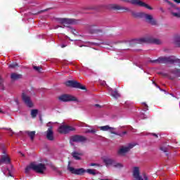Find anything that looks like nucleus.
<instances>
[{
  "mask_svg": "<svg viewBox=\"0 0 180 180\" xmlns=\"http://www.w3.org/2000/svg\"><path fill=\"white\" fill-rule=\"evenodd\" d=\"M6 171H8V174L7 175L8 176H12V174H11V169H6Z\"/></svg>",
  "mask_w": 180,
  "mask_h": 180,
  "instance_id": "4c0bfd02",
  "label": "nucleus"
},
{
  "mask_svg": "<svg viewBox=\"0 0 180 180\" xmlns=\"http://www.w3.org/2000/svg\"><path fill=\"white\" fill-rule=\"evenodd\" d=\"M33 68L37 72H42L43 69L40 66H33Z\"/></svg>",
  "mask_w": 180,
  "mask_h": 180,
  "instance_id": "c756f323",
  "label": "nucleus"
},
{
  "mask_svg": "<svg viewBox=\"0 0 180 180\" xmlns=\"http://www.w3.org/2000/svg\"><path fill=\"white\" fill-rule=\"evenodd\" d=\"M101 160L105 163L106 167H108V165H112L113 164V160H112V158H110V157L109 156H103L101 158Z\"/></svg>",
  "mask_w": 180,
  "mask_h": 180,
  "instance_id": "a211bd4d",
  "label": "nucleus"
},
{
  "mask_svg": "<svg viewBox=\"0 0 180 180\" xmlns=\"http://www.w3.org/2000/svg\"><path fill=\"white\" fill-rule=\"evenodd\" d=\"M174 44L176 47H180V35H176L174 37Z\"/></svg>",
  "mask_w": 180,
  "mask_h": 180,
  "instance_id": "b1692460",
  "label": "nucleus"
},
{
  "mask_svg": "<svg viewBox=\"0 0 180 180\" xmlns=\"http://www.w3.org/2000/svg\"><path fill=\"white\" fill-rule=\"evenodd\" d=\"M2 164H11V158L8 155H4L1 156V158L0 159V165H2Z\"/></svg>",
  "mask_w": 180,
  "mask_h": 180,
  "instance_id": "f3484780",
  "label": "nucleus"
},
{
  "mask_svg": "<svg viewBox=\"0 0 180 180\" xmlns=\"http://www.w3.org/2000/svg\"><path fill=\"white\" fill-rule=\"evenodd\" d=\"M109 9H115L117 11H120L121 9H123V8L120 7V6L117 4H110L108 6Z\"/></svg>",
  "mask_w": 180,
  "mask_h": 180,
  "instance_id": "4be33fe9",
  "label": "nucleus"
},
{
  "mask_svg": "<svg viewBox=\"0 0 180 180\" xmlns=\"http://www.w3.org/2000/svg\"><path fill=\"white\" fill-rule=\"evenodd\" d=\"M60 47H61L62 49H64V47H67V45L62 44V45H60Z\"/></svg>",
  "mask_w": 180,
  "mask_h": 180,
  "instance_id": "79ce46f5",
  "label": "nucleus"
},
{
  "mask_svg": "<svg viewBox=\"0 0 180 180\" xmlns=\"http://www.w3.org/2000/svg\"><path fill=\"white\" fill-rule=\"evenodd\" d=\"M132 15L134 16V18H143L145 19L147 23L152 25V26H155V25H157V20H155L153 15L150 14H146V13L143 12H133Z\"/></svg>",
  "mask_w": 180,
  "mask_h": 180,
  "instance_id": "7ed1b4c3",
  "label": "nucleus"
},
{
  "mask_svg": "<svg viewBox=\"0 0 180 180\" xmlns=\"http://www.w3.org/2000/svg\"><path fill=\"white\" fill-rule=\"evenodd\" d=\"M172 14L173 16H175V18H180V9L178 8H173V10L172 11Z\"/></svg>",
  "mask_w": 180,
  "mask_h": 180,
  "instance_id": "aec40b11",
  "label": "nucleus"
},
{
  "mask_svg": "<svg viewBox=\"0 0 180 180\" xmlns=\"http://www.w3.org/2000/svg\"><path fill=\"white\" fill-rule=\"evenodd\" d=\"M164 1H165L166 2H168V3H169V1L168 0H164Z\"/></svg>",
  "mask_w": 180,
  "mask_h": 180,
  "instance_id": "3c124183",
  "label": "nucleus"
},
{
  "mask_svg": "<svg viewBox=\"0 0 180 180\" xmlns=\"http://www.w3.org/2000/svg\"><path fill=\"white\" fill-rule=\"evenodd\" d=\"M142 105H143L144 112H146V110H148V105H147V104H146V103H143Z\"/></svg>",
  "mask_w": 180,
  "mask_h": 180,
  "instance_id": "473e14b6",
  "label": "nucleus"
},
{
  "mask_svg": "<svg viewBox=\"0 0 180 180\" xmlns=\"http://www.w3.org/2000/svg\"><path fill=\"white\" fill-rule=\"evenodd\" d=\"M66 86H72V88H78L79 89H85V86L81 85L78 82L69 80L65 82Z\"/></svg>",
  "mask_w": 180,
  "mask_h": 180,
  "instance_id": "9d476101",
  "label": "nucleus"
},
{
  "mask_svg": "<svg viewBox=\"0 0 180 180\" xmlns=\"http://www.w3.org/2000/svg\"><path fill=\"white\" fill-rule=\"evenodd\" d=\"M0 112H1V113H4V112H3L1 110H0Z\"/></svg>",
  "mask_w": 180,
  "mask_h": 180,
  "instance_id": "603ef678",
  "label": "nucleus"
},
{
  "mask_svg": "<svg viewBox=\"0 0 180 180\" xmlns=\"http://www.w3.org/2000/svg\"><path fill=\"white\" fill-rule=\"evenodd\" d=\"M85 172H87V174H90V175H95L96 174V170L89 169L87 170H85Z\"/></svg>",
  "mask_w": 180,
  "mask_h": 180,
  "instance_id": "cd10ccee",
  "label": "nucleus"
},
{
  "mask_svg": "<svg viewBox=\"0 0 180 180\" xmlns=\"http://www.w3.org/2000/svg\"><path fill=\"white\" fill-rule=\"evenodd\" d=\"M75 130V128L71 126L62 124L60 127H59L58 131L59 133H61L63 134H67V133H70V131H74Z\"/></svg>",
  "mask_w": 180,
  "mask_h": 180,
  "instance_id": "6e6552de",
  "label": "nucleus"
},
{
  "mask_svg": "<svg viewBox=\"0 0 180 180\" xmlns=\"http://www.w3.org/2000/svg\"><path fill=\"white\" fill-rule=\"evenodd\" d=\"M125 2H129V4H132V5H136L137 6H142L143 8H146V9H149L150 11L153 9V8L148 6V4L140 0H125Z\"/></svg>",
  "mask_w": 180,
  "mask_h": 180,
  "instance_id": "0eeeda50",
  "label": "nucleus"
},
{
  "mask_svg": "<svg viewBox=\"0 0 180 180\" xmlns=\"http://www.w3.org/2000/svg\"><path fill=\"white\" fill-rule=\"evenodd\" d=\"M59 101H61L62 102H69L70 101H77V98L68 95V94H63L58 97Z\"/></svg>",
  "mask_w": 180,
  "mask_h": 180,
  "instance_id": "f8f14e48",
  "label": "nucleus"
},
{
  "mask_svg": "<svg viewBox=\"0 0 180 180\" xmlns=\"http://www.w3.org/2000/svg\"><path fill=\"white\" fill-rule=\"evenodd\" d=\"M27 134L30 137L31 140H33L34 139V136H36V131H27Z\"/></svg>",
  "mask_w": 180,
  "mask_h": 180,
  "instance_id": "a878e982",
  "label": "nucleus"
},
{
  "mask_svg": "<svg viewBox=\"0 0 180 180\" xmlns=\"http://www.w3.org/2000/svg\"><path fill=\"white\" fill-rule=\"evenodd\" d=\"M125 11H129V8H125Z\"/></svg>",
  "mask_w": 180,
  "mask_h": 180,
  "instance_id": "864d4df0",
  "label": "nucleus"
},
{
  "mask_svg": "<svg viewBox=\"0 0 180 180\" xmlns=\"http://www.w3.org/2000/svg\"><path fill=\"white\" fill-rule=\"evenodd\" d=\"M1 171L4 174V175H8V174H6V170L1 169Z\"/></svg>",
  "mask_w": 180,
  "mask_h": 180,
  "instance_id": "ea45409f",
  "label": "nucleus"
},
{
  "mask_svg": "<svg viewBox=\"0 0 180 180\" xmlns=\"http://www.w3.org/2000/svg\"><path fill=\"white\" fill-rule=\"evenodd\" d=\"M11 77L13 81H16V79H20V78H22V75L17 73H12Z\"/></svg>",
  "mask_w": 180,
  "mask_h": 180,
  "instance_id": "5701e85b",
  "label": "nucleus"
},
{
  "mask_svg": "<svg viewBox=\"0 0 180 180\" xmlns=\"http://www.w3.org/2000/svg\"><path fill=\"white\" fill-rule=\"evenodd\" d=\"M140 40L143 43H154L155 44H161V41H160V39H154L148 37L141 38Z\"/></svg>",
  "mask_w": 180,
  "mask_h": 180,
  "instance_id": "ddd939ff",
  "label": "nucleus"
},
{
  "mask_svg": "<svg viewBox=\"0 0 180 180\" xmlns=\"http://www.w3.org/2000/svg\"><path fill=\"white\" fill-rule=\"evenodd\" d=\"M153 136H155V137H158V136H157L155 134H154Z\"/></svg>",
  "mask_w": 180,
  "mask_h": 180,
  "instance_id": "de8ad7c7",
  "label": "nucleus"
},
{
  "mask_svg": "<svg viewBox=\"0 0 180 180\" xmlns=\"http://www.w3.org/2000/svg\"><path fill=\"white\" fill-rule=\"evenodd\" d=\"M37 113H39V110H31V116H32V117H36L37 116Z\"/></svg>",
  "mask_w": 180,
  "mask_h": 180,
  "instance_id": "c85d7f7f",
  "label": "nucleus"
},
{
  "mask_svg": "<svg viewBox=\"0 0 180 180\" xmlns=\"http://www.w3.org/2000/svg\"><path fill=\"white\" fill-rule=\"evenodd\" d=\"M3 154H6V151L4 150Z\"/></svg>",
  "mask_w": 180,
  "mask_h": 180,
  "instance_id": "09e8293b",
  "label": "nucleus"
},
{
  "mask_svg": "<svg viewBox=\"0 0 180 180\" xmlns=\"http://www.w3.org/2000/svg\"><path fill=\"white\" fill-rule=\"evenodd\" d=\"M127 131H123L122 134H120V136H124V134H127Z\"/></svg>",
  "mask_w": 180,
  "mask_h": 180,
  "instance_id": "a19ab883",
  "label": "nucleus"
},
{
  "mask_svg": "<svg viewBox=\"0 0 180 180\" xmlns=\"http://www.w3.org/2000/svg\"><path fill=\"white\" fill-rule=\"evenodd\" d=\"M112 165H113L115 168H123V165L122 163L112 162Z\"/></svg>",
  "mask_w": 180,
  "mask_h": 180,
  "instance_id": "bb28decb",
  "label": "nucleus"
},
{
  "mask_svg": "<svg viewBox=\"0 0 180 180\" xmlns=\"http://www.w3.org/2000/svg\"><path fill=\"white\" fill-rule=\"evenodd\" d=\"M101 85H103V86L106 85V82H101Z\"/></svg>",
  "mask_w": 180,
  "mask_h": 180,
  "instance_id": "37998d69",
  "label": "nucleus"
},
{
  "mask_svg": "<svg viewBox=\"0 0 180 180\" xmlns=\"http://www.w3.org/2000/svg\"><path fill=\"white\" fill-rule=\"evenodd\" d=\"M172 74L174 75V77H178L180 78V70L179 69H174L172 70Z\"/></svg>",
  "mask_w": 180,
  "mask_h": 180,
  "instance_id": "393cba45",
  "label": "nucleus"
},
{
  "mask_svg": "<svg viewBox=\"0 0 180 180\" xmlns=\"http://www.w3.org/2000/svg\"><path fill=\"white\" fill-rule=\"evenodd\" d=\"M176 4H180V0H174Z\"/></svg>",
  "mask_w": 180,
  "mask_h": 180,
  "instance_id": "c03bdc74",
  "label": "nucleus"
},
{
  "mask_svg": "<svg viewBox=\"0 0 180 180\" xmlns=\"http://www.w3.org/2000/svg\"><path fill=\"white\" fill-rule=\"evenodd\" d=\"M132 175L135 180H148L146 174L140 175V167H134L132 169Z\"/></svg>",
  "mask_w": 180,
  "mask_h": 180,
  "instance_id": "423d86ee",
  "label": "nucleus"
},
{
  "mask_svg": "<svg viewBox=\"0 0 180 180\" xmlns=\"http://www.w3.org/2000/svg\"><path fill=\"white\" fill-rule=\"evenodd\" d=\"M160 150H161L162 151H163L164 153H167V148H164V147H161V148H160Z\"/></svg>",
  "mask_w": 180,
  "mask_h": 180,
  "instance_id": "c9c22d12",
  "label": "nucleus"
},
{
  "mask_svg": "<svg viewBox=\"0 0 180 180\" xmlns=\"http://www.w3.org/2000/svg\"><path fill=\"white\" fill-rule=\"evenodd\" d=\"M96 106L98 107V106H99V105L97 104V105H96Z\"/></svg>",
  "mask_w": 180,
  "mask_h": 180,
  "instance_id": "5fc2aeb1",
  "label": "nucleus"
},
{
  "mask_svg": "<svg viewBox=\"0 0 180 180\" xmlns=\"http://www.w3.org/2000/svg\"><path fill=\"white\" fill-rule=\"evenodd\" d=\"M68 169L71 172V174H75V175H82V174L85 172V169H84V168L75 169L70 167V165L68 167Z\"/></svg>",
  "mask_w": 180,
  "mask_h": 180,
  "instance_id": "4468645a",
  "label": "nucleus"
},
{
  "mask_svg": "<svg viewBox=\"0 0 180 180\" xmlns=\"http://www.w3.org/2000/svg\"><path fill=\"white\" fill-rule=\"evenodd\" d=\"M30 169H33L38 174H43L46 171V165L43 163L32 162L25 168V174H29Z\"/></svg>",
  "mask_w": 180,
  "mask_h": 180,
  "instance_id": "f03ea898",
  "label": "nucleus"
},
{
  "mask_svg": "<svg viewBox=\"0 0 180 180\" xmlns=\"http://www.w3.org/2000/svg\"><path fill=\"white\" fill-rule=\"evenodd\" d=\"M90 167H102V165L96 164V163H91L89 165Z\"/></svg>",
  "mask_w": 180,
  "mask_h": 180,
  "instance_id": "72a5a7b5",
  "label": "nucleus"
},
{
  "mask_svg": "<svg viewBox=\"0 0 180 180\" xmlns=\"http://www.w3.org/2000/svg\"><path fill=\"white\" fill-rule=\"evenodd\" d=\"M57 23L58 25H58L54 27V29H58V27H68L67 30L70 33H72L75 36H79V32L71 27H68V25H72L74 23V20L70 19V18H58L57 19Z\"/></svg>",
  "mask_w": 180,
  "mask_h": 180,
  "instance_id": "f257e3e1",
  "label": "nucleus"
},
{
  "mask_svg": "<svg viewBox=\"0 0 180 180\" xmlns=\"http://www.w3.org/2000/svg\"><path fill=\"white\" fill-rule=\"evenodd\" d=\"M15 102V105H19V99L18 98H14L13 101L11 102V103H13Z\"/></svg>",
  "mask_w": 180,
  "mask_h": 180,
  "instance_id": "7c9ffc66",
  "label": "nucleus"
},
{
  "mask_svg": "<svg viewBox=\"0 0 180 180\" xmlns=\"http://www.w3.org/2000/svg\"><path fill=\"white\" fill-rule=\"evenodd\" d=\"M109 92L111 96H112L113 98H117L120 96V94H119V93H117V91L116 90L113 91L112 89H110Z\"/></svg>",
  "mask_w": 180,
  "mask_h": 180,
  "instance_id": "412c9836",
  "label": "nucleus"
},
{
  "mask_svg": "<svg viewBox=\"0 0 180 180\" xmlns=\"http://www.w3.org/2000/svg\"><path fill=\"white\" fill-rule=\"evenodd\" d=\"M160 89V91H164V90L161 89Z\"/></svg>",
  "mask_w": 180,
  "mask_h": 180,
  "instance_id": "6e6d98bb",
  "label": "nucleus"
},
{
  "mask_svg": "<svg viewBox=\"0 0 180 180\" xmlns=\"http://www.w3.org/2000/svg\"><path fill=\"white\" fill-rule=\"evenodd\" d=\"M72 155L73 158H75V160H81V157H82L84 155V154L81 152L74 151L72 153Z\"/></svg>",
  "mask_w": 180,
  "mask_h": 180,
  "instance_id": "6ab92c4d",
  "label": "nucleus"
},
{
  "mask_svg": "<svg viewBox=\"0 0 180 180\" xmlns=\"http://www.w3.org/2000/svg\"><path fill=\"white\" fill-rule=\"evenodd\" d=\"M82 127H90L89 125H87L86 124H82V125H80Z\"/></svg>",
  "mask_w": 180,
  "mask_h": 180,
  "instance_id": "58836bf2",
  "label": "nucleus"
},
{
  "mask_svg": "<svg viewBox=\"0 0 180 180\" xmlns=\"http://www.w3.org/2000/svg\"><path fill=\"white\" fill-rule=\"evenodd\" d=\"M152 63H179V65H180V60L176 59L175 56L159 58L157 60H152Z\"/></svg>",
  "mask_w": 180,
  "mask_h": 180,
  "instance_id": "20e7f679",
  "label": "nucleus"
},
{
  "mask_svg": "<svg viewBox=\"0 0 180 180\" xmlns=\"http://www.w3.org/2000/svg\"><path fill=\"white\" fill-rule=\"evenodd\" d=\"M54 123L53 122H49L46 126L48 128V130L46 131V139L48 140H54V136H53V126Z\"/></svg>",
  "mask_w": 180,
  "mask_h": 180,
  "instance_id": "1a4fd4ad",
  "label": "nucleus"
},
{
  "mask_svg": "<svg viewBox=\"0 0 180 180\" xmlns=\"http://www.w3.org/2000/svg\"><path fill=\"white\" fill-rule=\"evenodd\" d=\"M100 130L103 131H110L111 134H117L116 131H115V128L109 127V125L102 126L99 127Z\"/></svg>",
  "mask_w": 180,
  "mask_h": 180,
  "instance_id": "dca6fc26",
  "label": "nucleus"
},
{
  "mask_svg": "<svg viewBox=\"0 0 180 180\" xmlns=\"http://www.w3.org/2000/svg\"><path fill=\"white\" fill-rule=\"evenodd\" d=\"M84 133H96L95 129H86Z\"/></svg>",
  "mask_w": 180,
  "mask_h": 180,
  "instance_id": "2f4dec72",
  "label": "nucleus"
},
{
  "mask_svg": "<svg viewBox=\"0 0 180 180\" xmlns=\"http://www.w3.org/2000/svg\"><path fill=\"white\" fill-rule=\"evenodd\" d=\"M22 99L23 102L28 106V108H32L33 107V102H32V99L30 98V96L27 95V93L23 92L22 94Z\"/></svg>",
  "mask_w": 180,
  "mask_h": 180,
  "instance_id": "9b49d317",
  "label": "nucleus"
},
{
  "mask_svg": "<svg viewBox=\"0 0 180 180\" xmlns=\"http://www.w3.org/2000/svg\"><path fill=\"white\" fill-rule=\"evenodd\" d=\"M86 139L82 136L75 135L70 138V143H81L82 141H85Z\"/></svg>",
  "mask_w": 180,
  "mask_h": 180,
  "instance_id": "2eb2a0df",
  "label": "nucleus"
},
{
  "mask_svg": "<svg viewBox=\"0 0 180 180\" xmlns=\"http://www.w3.org/2000/svg\"><path fill=\"white\" fill-rule=\"evenodd\" d=\"M9 130H10V131H11L10 135L12 136V134H13V131L12 129H10Z\"/></svg>",
  "mask_w": 180,
  "mask_h": 180,
  "instance_id": "a18cd8bd",
  "label": "nucleus"
},
{
  "mask_svg": "<svg viewBox=\"0 0 180 180\" xmlns=\"http://www.w3.org/2000/svg\"><path fill=\"white\" fill-rule=\"evenodd\" d=\"M89 46H98L97 43L89 42Z\"/></svg>",
  "mask_w": 180,
  "mask_h": 180,
  "instance_id": "e433bc0d",
  "label": "nucleus"
},
{
  "mask_svg": "<svg viewBox=\"0 0 180 180\" xmlns=\"http://www.w3.org/2000/svg\"><path fill=\"white\" fill-rule=\"evenodd\" d=\"M134 146L136 145L133 143H129L128 145L120 146L117 150L118 155H120L121 157H124V155H126V153H129V151H130V149L133 148Z\"/></svg>",
  "mask_w": 180,
  "mask_h": 180,
  "instance_id": "39448f33",
  "label": "nucleus"
},
{
  "mask_svg": "<svg viewBox=\"0 0 180 180\" xmlns=\"http://www.w3.org/2000/svg\"><path fill=\"white\" fill-rule=\"evenodd\" d=\"M66 37H67V39H69V40H70V41H72V39H70V37H68L67 36H66Z\"/></svg>",
  "mask_w": 180,
  "mask_h": 180,
  "instance_id": "49530a36",
  "label": "nucleus"
},
{
  "mask_svg": "<svg viewBox=\"0 0 180 180\" xmlns=\"http://www.w3.org/2000/svg\"><path fill=\"white\" fill-rule=\"evenodd\" d=\"M155 85L157 86V88H160V86H158L156 84H155Z\"/></svg>",
  "mask_w": 180,
  "mask_h": 180,
  "instance_id": "8fccbe9b",
  "label": "nucleus"
},
{
  "mask_svg": "<svg viewBox=\"0 0 180 180\" xmlns=\"http://www.w3.org/2000/svg\"><path fill=\"white\" fill-rule=\"evenodd\" d=\"M17 66H18V63H13L8 65L9 68H15V67H17Z\"/></svg>",
  "mask_w": 180,
  "mask_h": 180,
  "instance_id": "f704fd0d",
  "label": "nucleus"
}]
</instances>
